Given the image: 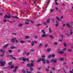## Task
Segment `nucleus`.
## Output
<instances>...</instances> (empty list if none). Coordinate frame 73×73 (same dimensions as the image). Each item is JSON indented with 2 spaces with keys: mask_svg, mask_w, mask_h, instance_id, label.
Masks as SVG:
<instances>
[{
  "mask_svg": "<svg viewBox=\"0 0 73 73\" xmlns=\"http://www.w3.org/2000/svg\"><path fill=\"white\" fill-rule=\"evenodd\" d=\"M70 73H73V71H70Z\"/></svg>",
  "mask_w": 73,
  "mask_h": 73,
  "instance_id": "obj_64",
  "label": "nucleus"
},
{
  "mask_svg": "<svg viewBox=\"0 0 73 73\" xmlns=\"http://www.w3.org/2000/svg\"><path fill=\"white\" fill-rule=\"evenodd\" d=\"M9 45V44H7L6 45H5L4 46V48H7V46Z\"/></svg>",
  "mask_w": 73,
  "mask_h": 73,
  "instance_id": "obj_11",
  "label": "nucleus"
},
{
  "mask_svg": "<svg viewBox=\"0 0 73 73\" xmlns=\"http://www.w3.org/2000/svg\"><path fill=\"white\" fill-rule=\"evenodd\" d=\"M27 56H29V54H30V53L29 52L27 54Z\"/></svg>",
  "mask_w": 73,
  "mask_h": 73,
  "instance_id": "obj_54",
  "label": "nucleus"
},
{
  "mask_svg": "<svg viewBox=\"0 0 73 73\" xmlns=\"http://www.w3.org/2000/svg\"><path fill=\"white\" fill-rule=\"evenodd\" d=\"M0 64L1 66H3L5 65V64H6V62H5V61L2 62V61H0Z\"/></svg>",
  "mask_w": 73,
  "mask_h": 73,
  "instance_id": "obj_1",
  "label": "nucleus"
},
{
  "mask_svg": "<svg viewBox=\"0 0 73 73\" xmlns=\"http://www.w3.org/2000/svg\"><path fill=\"white\" fill-rule=\"evenodd\" d=\"M52 57H55V55L54 54H52L51 55Z\"/></svg>",
  "mask_w": 73,
  "mask_h": 73,
  "instance_id": "obj_40",
  "label": "nucleus"
},
{
  "mask_svg": "<svg viewBox=\"0 0 73 73\" xmlns=\"http://www.w3.org/2000/svg\"><path fill=\"white\" fill-rule=\"evenodd\" d=\"M20 42L21 44H24V43H25V41L23 40H20Z\"/></svg>",
  "mask_w": 73,
  "mask_h": 73,
  "instance_id": "obj_12",
  "label": "nucleus"
},
{
  "mask_svg": "<svg viewBox=\"0 0 73 73\" xmlns=\"http://www.w3.org/2000/svg\"><path fill=\"white\" fill-rule=\"evenodd\" d=\"M34 45V42L32 41L31 42V46H33Z\"/></svg>",
  "mask_w": 73,
  "mask_h": 73,
  "instance_id": "obj_27",
  "label": "nucleus"
},
{
  "mask_svg": "<svg viewBox=\"0 0 73 73\" xmlns=\"http://www.w3.org/2000/svg\"><path fill=\"white\" fill-rule=\"evenodd\" d=\"M18 68H19V67L17 66H16L15 67V69H18Z\"/></svg>",
  "mask_w": 73,
  "mask_h": 73,
  "instance_id": "obj_39",
  "label": "nucleus"
},
{
  "mask_svg": "<svg viewBox=\"0 0 73 73\" xmlns=\"http://www.w3.org/2000/svg\"><path fill=\"white\" fill-rule=\"evenodd\" d=\"M26 66L27 67L29 68V67H31V64L29 63H28L26 64Z\"/></svg>",
  "mask_w": 73,
  "mask_h": 73,
  "instance_id": "obj_8",
  "label": "nucleus"
},
{
  "mask_svg": "<svg viewBox=\"0 0 73 73\" xmlns=\"http://www.w3.org/2000/svg\"><path fill=\"white\" fill-rule=\"evenodd\" d=\"M49 37L50 38H52V39H54V37H53V36H50Z\"/></svg>",
  "mask_w": 73,
  "mask_h": 73,
  "instance_id": "obj_35",
  "label": "nucleus"
},
{
  "mask_svg": "<svg viewBox=\"0 0 73 73\" xmlns=\"http://www.w3.org/2000/svg\"><path fill=\"white\" fill-rule=\"evenodd\" d=\"M54 60V59H52L51 60H50V62L51 63H52V62H53Z\"/></svg>",
  "mask_w": 73,
  "mask_h": 73,
  "instance_id": "obj_22",
  "label": "nucleus"
},
{
  "mask_svg": "<svg viewBox=\"0 0 73 73\" xmlns=\"http://www.w3.org/2000/svg\"><path fill=\"white\" fill-rule=\"evenodd\" d=\"M30 70L31 71H33V68H31L30 69Z\"/></svg>",
  "mask_w": 73,
  "mask_h": 73,
  "instance_id": "obj_38",
  "label": "nucleus"
},
{
  "mask_svg": "<svg viewBox=\"0 0 73 73\" xmlns=\"http://www.w3.org/2000/svg\"><path fill=\"white\" fill-rule=\"evenodd\" d=\"M41 61V58H40V59H38V60L37 62H40V61Z\"/></svg>",
  "mask_w": 73,
  "mask_h": 73,
  "instance_id": "obj_19",
  "label": "nucleus"
},
{
  "mask_svg": "<svg viewBox=\"0 0 73 73\" xmlns=\"http://www.w3.org/2000/svg\"><path fill=\"white\" fill-rule=\"evenodd\" d=\"M42 58H44L45 57V55H42Z\"/></svg>",
  "mask_w": 73,
  "mask_h": 73,
  "instance_id": "obj_62",
  "label": "nucleus"
},
{
  "mask_svg": "<svg viewBox=\"0 0 73 73\" xmlns=\"http://www.w3.org/2000/svg\"><path fill=\"white\" fill-rule=\"evenodd\" d=\"M4 56V55L3 54H1L0 55V57H2Z\"/></svg>",
  "mask_w": 73,
  "mask_h": 73,
  "instance_id": "obj_60",
  "label": "nucleus"
},
{
  "mask_svg": "<svg viewBox=\"0 0 73 73\" xmlns=\"http://www.w3.org/2000/svg\"><path fill=\"white\" fill-rule=\"evenodd\" d=\"M12 34L15 35V36H17V34H16V33H12Z\"/></svg>",
  "mask_w": 73,
  "mask_h": 73,
  "instance_id": "obj_61",
  "label": "nucleus"
},
{
  "mask_svg": "<svg viewBox=\"0 0 73 73\" xmlns=\"http://www.w3.org/2000/svg\"><path fill=\"white\" fill-rule=\"evenodd\" d=\"M66 50V49L65 48H64L62 49V50H63V51Z\"/></svg>",
  "mask_w": 73,
  "mask_h": 73,
  "instance_id": "obj_53",
  "label": "nucleus"
},
{
  "mask_svg": "<svg viewBox=\"0 0 73 73\" xmlns=\"http://www.w3.org/2000/svg\"><path fill=\"white\" fill-rule=\"evenodd\" d=\"M34 42L35 43V44H37V42L36 41H34Z\"/></svg>",
  "mask_w": 73,
  "mask_h": 73,
  "instance_id": "obj_57",
  "label": "nucleus"
},
{
  "mask_svg": "<svg viewBox=\"0 0 73 73\" xmlns=\"http://www.w3.org/2000/svg\"><path fill=\"white\" fill-rule=\"evenodd\" d=\"M66 25L67 26V27H68V28H72V26H71L68 23H66Z\"/></svg>",
  "mask_w": 73,
  "mask_h": 73,
  "instance_id": "obj_5",
  "label": "nucleus"
},
{
  "mask_svg": "<svg viewBox=\"0 0 73 73\" xmlns=\"http://www.w3.org/2000/svg\"><path fill=\"white\" fill-rule=\"evenodd\" d=\"M54 11V9H51L50 10V12L52 13V12H53V11Z\"/></svg>",
  "mask_w": 73,
  "mask_h": 73,
  "instance_id": "obj_48",
  "label": "nucleus"
},
{
  "mask_svg": "<svg viewBox=\"0 0 73 73\" xmlns=\"http://www.w3.org/2000/svg\"><path fill=\"white\" fill-rule=\"evenodd\" d=\"M49 32L50 33H52V30H51V29H50V28H49Z\"/></svg>",
  "mask_w": 73,
  "mask_h": 73,
  "instance_id": "obj_23",
  "label": "nucleus"
},
{
  "mask_svg": "<svg viewBox=\"0 0 73 73\" xmlns=\"http://www.w3.org/2000/svg\"><path fill=\"white\" fill-rule=\"evenodd\" d=\"M16 40V38H13L12 39V40H11V42H13V43H15V40Z\"/></svg>",
  "mask_w": 73,
  "mask_h": 73,
  "instance_id": "obj_3",
  "label": "nucleus"
},
{
  "mask_svg": "<svg viewBox=\"0 0 73 73\" xmlns=\"http://www.w3.org/2000/svg\"><path fill=\"white\" fill-rule=\"evenodd\" d=\"M26 53H27V52L26 51H25L24 52H23V53H22V54L23 55H25V54H26Z\"/></svg>",
  "mask_w": 73,
  "mask_h": 73,
  "instance_id": "obj_15",
  "label": "nucleus"
},
{
  "mask_svg": "<svg viewBox=\"0 0 73 73\" xmlns=\"http://www.w3.org/2000/svg\"><path fill=\"white\" fill-rule=\"evenodd\" d=\"M54 63H57V60H54Z\"/></svg>",
  "mask_w": 73,
  "mask_h": 73,
  "instance_id": "obj_37",
  "label": "nucleus"
},
{
  "mask_svg": "<svg viewBox=\"0 0 73 73\" xmlns=\"http://www.w3.org/2000/svg\"><path fill=\"white\" fill-rule=\"evenodd\" d=\"M63 44L64 45V46L65 47H66V46H67V45L66 44V43H65V42H63Z\"/></svg>",
  "mask_w": 73,
  "mask_h": 73,
  "instance_id": "obj_14",
  "label": "nucleus"
},
{
  "mask_svg": "<svg viewBox=\"0 0 73 73\" xmlns=\"http://www.w3.org/2000/svg\"><path fill=\"white\" fill-rule=\"evenodd\" d=\"M12 58H13V60H16V58L15 57H12Z\"/></svg>",
  "mask_w": 73,
  "mask_h": 73,
  "instance_id": "obj_45",
  "label": "nucleus"
},
{
  "mask_svg": "<svg viewBox=\"0 0 73 73\" xmlns=\"http://www.w3.org/2000/svg\"><path fill=\"white\" fill-rule=\"evenodd\" d=\"M68 52H72V50H71L70 49H68Z\"/></svg>",
  "mask_w": 73,
  "mask_h": 73,
  "instance_id": "obj_51",
  "label": "nucleus"
},
{
  "mask_svg": "<svg viewBox=\"0 0 73 73\" xmlns=\"http://www.w3.org/2000/svg\"><path fill=\"white\" fill-rule=\"evenodd\" d=\"M4 19H6V18H7V15H6L5 17H4Z\"/></svg>",
  "mask_w": 73,
  "mask_h": 73,
  "instance_id": "obj_47",
  "label": "nucleus"
},
{
  "mask_svg": "<svg viewBox=\"0 0 73 73\" xmlns=\"http://www.w3.org/2000/svg\"><path fill=\"white\" fill-rule=\"evenodd\" d=\"M51 54H49L48 56V58H50V57H51Z\"/></svg>",
  "mask_w": 73,
  "mask_h": 73,
  "instance_id": "obj_32",
  "label": "nucleus"
},
{
  "mask_svg": "<svg viewBox=\"0 0 73 73\" xmlns=\"http://www.w3.org/2000/svg\"><path fill=\"white\" fill-rule=\"evenodd\" d=\"M45 70H46L47 71V72H49V69L48 68H45Z\"/></svg>",
  "mask_w": 73,
  "mask_h": 73,
  "instance_id": "obj_28",
  "label": "nucleus"
},
{
  "mask_svg": "<svg viewBox=\"0 0 73 73\" xmlns=\"http://www.w3.org/2000/svg\"><path fill=\"white\" fill-rule=\"evenodd\" d=\"M9 56H10V57H12V58L13 56H12V55H9Z\"/></svg>",
  "mask_w": 73,
  "mask_h": 73,
  "instance_id": "obj_63",
  "label": "nucleus"
},
{
  "mask_svg": "<svg viewBox=\"0 0 73 73\" xmlns=\"http://www.w3.org/2000/svg\"><path fill=\"white\" fill-rule=\"evenodd\" d=\"M29 58H26V60L27 61H29Z\"/></svg>",
  "mask_w": 73,
  "mask_h": 73,
  "instance_id": "obj_52",
  "label": "nucleus"
},
{
  "mask_svg": "<svg viewBox=\"0 0 73 73\" xmlns=\"http://www.w3.org/2000/svg\"><path fill=\"white\" fill-rule=\"evenodd\" d=\"M60 60L61 61H62L64 60V58H61Z\"/></svg>",
  "mask_w": 73,
  "mask_h": 73,
  "instance_id": "obj_56",
  "label": "nucleus"
},
{
  "mask_svg": "<svg viewBox=\"0 0 73 73\" xmlns=\"http://www.w3.org/2000/svg\"><path fill=\"white\" fill-rule=\"evenodd\" d=\"M64 57H66V53H64Z\"/></svg>",
  "mask_w": 73,
  "mask_h": 73,
  "instance_id": "obj_46",
  "label": "nucleus"
},
{
  "mask_svg": "<svg viewBox=\"0 0 73 73\" xmlns=\"http://www.w3.org/2000/svg\"><path fill=\"white\" fill-rule=\"evenodd\" d=\"M9 65H12V63L11 62H10L9 63Z\"/></svg>",
  "mask_w": 73,
  "mask_h": 73,
  "instance_id": "obj_31",
  "label": "nucleus"
},
{
  "mask_svg": "<svg viewBox=\"0 0 73 73\" xmlns=\"http://www.w3.org/2000/svg\"><path fill=\"white\" fill-rule=\"evenodd\" d=\"M49 20H50V18H48L47 20V23L48 24H49V23H50V21H49Z\"/></svg>",
  "mask_w": 73,
  "mask_h": 73,
  "instance_id": "obj_9",
  "label": "nucleus"
},
{
  "mask_svg": "<svg viewBox=\"0 0 73 73\" xmlns=\"http://www.w3.org/2000/svg\"><path fill=\"white\" fill-rule=\"evenodd\" d=\"M3 21L5 23H6V22H7V19H4L3 20Z\"/></svg>",
  "mask_w": 73,
  "mask_h": 73,
  "instance_id": "obj_34",
  "label": "nucleus"
},
{
  "mask_svg": "<svg viewBox=\"0 0 73 73\" xmlns=\"http://www.w3.org/2000/svg\"><path fill=\"white\" fill-rule=\"evenodd\" d=\"M58 52L59 53H60V54H63V53H64V52L62 51H60L59 52Z\"/></svg>",
  "mask_w": 73,
  "mask_h": 73,
  "instance_id": "obj_10",
  "label": "nucleus"
},
{
  "mask_svg": "<svg viewBox=\"0 0 73 73\" xmlns=\"http://www.w3.org/2000/svg\"><path fill=\"white\" fill-rule=\"evenodd\" d=\"M41 60L42 61H43V64H46V62H45V59L43 58H41Z\"/></svg>",
  "mask_w": 73,
  "mask_h": 73,
  "instance_id": "obj_2",
  "label": "nucleus"
},
{
  "mask_svg": "<svg viewBox=\"0 0 73 73\" xmlns=\"http://www.w3.org/2000/svg\"><path fill=\"white\" fill-rule=\"evenodd\" d=\"M51 49L50 48H48L47 50V52H50Z\"/></svg>",
  "mask_w": 73,
  "mask_h": 73,
  "instance_id": "obj_30",
  "label": "nucleus"
},
{
  "mask_svg": "<svg viewBox=\"0 0 73 73\" xmlns=\"http://www.w3.org/2000/svg\"><path fill=\"white\" fill-rule=\"evenodd\" d=\"M34 66V63H31V64L30 65V67H31V68Z\"/></svg>",
  "mask_w": 73,
  "mask_h": 73,
  "instance_id": "obj_7",
  "label": "nucleus"
},
{
  "mask_svg": "<svg viewBox=\"0 0 73 73\" xmlns=\"http://www.w3.org/2000/svg\"><path fill=\"white\" fill-rule=\"evenodd\" d=\"M42 37H47L48 36L46 35H45V34H43L42 35Z\"/></svg>",
  "mask_w": 73,
  "mask_h": 73,
  "instance_id": "obj_4",
  "label": "nucleus"
},
{
  "mask_svg": "<svg viewBox=\"0 0 73 73\" xmlns=\"http://www.w3.org/2000/svg\"><path fill=\"white\" fill-rule=\"evenodd\" d=\"M16 48V46H13L10 48L11 49H15V48Z\"/></svg>",
  "mask_w": 73,
  "mask_h": 73,
  "instance_id": "obj_20",
  "label": "nucleus"
},
{
  "mask_svg": "<svg viewBox=\"0 0 73 73\" xmlns=\"http://www.w3.org/2000/svg\"><path fill=\"white\" fill-rule=\"evenodd\" d=\"M14 67L15 66H14L13 65L11 66L10 68H11V69H13V68H14Z\"/></svg>",
  "mask_w": 73,
  "mask_h": 73,
  "instance_id": "obj_21",
  "label": "nucleus"
},
{
  "mask_svg": "<svg viewBox=\"0 0 73 73\" xmlns=\"http://www.w3.org/2000/svg\"><path fill=\"white\" fill-rule=\"evenodd\" d=\"M46 61L47 64H49V60H46Z\"/></svg>",
  "mask_w": 73,
  "mask_h": 73,
  "instance_id": "obj_41",
  "label": "nucleus"
},
{
  "mask_svg": "<svg viewBox=\"0 0 73 73\" xmlns=\"http://www.w3.org/2000/svg\"><path fill=\"white\" fill-rule=\"evenodd\" d=\"M13 72H17V70H16V69L14 70Z\"/></svg>",
  "mask_w": 73,
  "mask_h": 73,
  "instance_id": "obj_44",
  "label": "nucleus"
},
{
  "mask_svg": "<svg viewBox=\"0 0 73 73\" xmlns=\"http://www.w3.org/2000/svg\"><path fill=\"white\" fill-rule=\"evenodd\" d=\"M60 36H61V38L62 39H64V36L62 34H60Z\"/></svg>",
  "mask_w": 73,
  "mask_h": 73,
  "instance_id": "obj_24",
  "label": "nucleus"
},
{
  "mask_svg": "<svg viewBox=\"0 0 73 73\" xmlns=\"http://www.w3.org/2000/svg\"><path fill=\"white\" fill-rule=\"evenodd\" d=\"M43 24L44 25H46V23L44 22Z\"/></svg>",
  "mask_w": 73,
  "mask_h": 73,
  "instance_id": "obj_50",
  "label": "nucleus"
},
{
  "mask_svg": "<svg viewBox=\"0 0 73 73\" xmlns=\"http://www.w3.org/2000/svg\"><path fill=\"white\" fill-rule=\"evenodd\" d=\"M25 37L26 38H29V36H26Z\"/></svg>",
  "mask_w": 73,
  "mask_h": 73,
  "instance_id": "obj_42",
  "label": "nucleus"
},
{
  "mask_svg": "<svg viewBox=\"0 0 73 73\" xmlns=\"http://www.w3.org/2000/svg\"><path fill=\"white\" fill-rule=\"evenodd\" d=\"M42 45V43H40L39 45V47H40Z\"/></svg>",
  "mask_w": 73,
  "mask_h": 73,
  "instance_id": "obj_26",
  "label": "nucleus"
},
{
  "mask_svg": "<svg viewBox=\"0 0 73 73\" xmlns=\"http://www.w3.org/2000/svg\"><path fill=\"white\" fill-rule=\"evenodd\" d=\"M36 26H37L38 27V26H40V25H41V24H37L36 25Z\"/></svg>",
  "mask_w": 73,
  "mask_h": 73,
  "instance_id": "obj_43",
  "label": "nucleus"
},
{
  "mask_svg": "<svg viewBox=\"0 0 73 73\" xmlns=\"http://www.w3.org/2000/svg\"><path fill=\"white\" fill-rule=\"evenodd\" d=\"M56 19L57 20H58V21H61V20H60L59 18H58V17L57 16L56 17Z\"/></svg>",
  "mask_w": 73,
  "mask_h": 73,
  "instance_id": "obj_16",
  "label": "nucleus"
},
{
  "mask_svg": "<svg viewBox=\"0 0 73 73\" xmlns=\"http://www.w3.org/2000/svg\"><path fill=\"white\" fill-rule=\"evenodd\" d=\"M11 16H7V18L8 19H10V18H11Z\"/></svg>",
  "mask_w": 73,
  "mask_h": 73,
  "instance_id": "obj_49",
  "label": "nucleus"
},
{
  "mask_svg": "<svg viewBox=\"0 0 73 73\" xmlns=\"http://www.w3.org/2000/svg\"><path fill=\"white\" fill-rule=\"evenodd\" d=\"M41 31L42 32H43V33L44 34H46V33H45V32L43 30H42Z\"/></svg>",
  "mask_w": 73,
  "mask_h": 73,
  "instance_id": "obj_17",
  "label": "nucleus"
},
{
  "mask_svg": "<svg viewBox=\"0 0 73 73\" xmlns=\"http://www.w3.org/2000/svg\"><path fill=\"white\" fill-rule=\"evenodd\" d=\"M56 23L55 24V26H56V27H58V25L59 23L57 21H56Z\"/></svg>",
  "mask_w": 73,
  "mask_h": 73,
  "instance_id": "obj_6",
  "label": "nucleus"
},
{
  "mask_svg": "<svg viewBox=\"0 0 73 73\" xmlns=\"http://www.w3.org/2000/svg\"><path fill=\"white\" fill-rule=\"evenodd\" d=\"M57 44H58V43L57 42H55L54 43V45H57Z\"/></svg>",
  "mask_w": 73,
  "mask_h": 73,
  "instance_id": "obj_36",
  "label": "nucleus"
},
{
  "mask_svg": "<svg viewBox=\"0 0 73 73\" xmlns=\"http://www.w3.org/2000/svg\"><path fill=\"white\" fill-rule=\"evenodd\" d=\"M23 61H24V62H25L26 61V58H23Z\"/></svg>",
  "mask_w": 73,
  "mask_h": 73,
  "instance_id": "obj_13",
  "label": "nucleus"
},
{
  "mask_svg": "<svg viewBox=\"0 0 73 73\" xmlns=\"http://www.w3.org/2000/svg\"><path fill=\"white\" fill-rule=\"evenodd\" d=\"M8 52H9V53H11L12 52V51L11 50H8Z\"/></svg>",
  "mask_w": 73,
  "mask_h": 73,
  "instance_id": "obj_33",
  "label": "nucleus"
},
{
  "mask_svg": "<svg viewBox=\"0 0 73 73\" xmlns=\"http://www.w3.org/2000/svg\"><path fill=\"white\" fill-rule=\"evenodd\" d=\"M23 25V23H21L20 24H19V26L20 27H21V26H22V25Z\"/></svg>",
  "mask_w": 73,
  "mask_h": 73,
  "instance_id": "obj_29",
  "label": "nucleus"
},
{
  "mask_svg": "<svg viewBox=\"0 0 73 73\" xmlns=\"http://www.w3.org/2000/svg\"><path fill=\"white\" fill-rule=\"evenodd\" d=\"M32 73L31 72V71H27V73Z\"/></svg>",
  "mask_w": 73,
  "mask_h": 73,
  "instance_id": "obj_58",
  "label": "nucleus"
},
{
  "mask_svg": "<svg viewBox=\"0 0 73 73\" xmlns=\"http://www.w3.org/2000/svg\"><path fill=\"white\" fill-rule=\"evenodd\" d=\"M10 69H11V67H10V66L7 68V69H8V70H10Z\"/></svg>",
  "mask_w": 73,
  "mask_h": 73,
  "instance_id": "obj_55",
  "label": "nucleus"
},
{
  "mask_svg": "<svg viewBox=\"0 0 73 73\" xmlns=\"http://www.w3.org/2000/svg\"><path fill=\"white\" fill-rule=\"evenodd\" d=\"M30 61L31 62H32V63H33V62H34V61L33 60H31Z\"/></svg>",
  "mask_w": 73,
  "mask_h": 73,
  "instance_id": "obj_59",
  "label": "nucleus"
},
{
  "mask_svg": "<svg viewBox=\"0 0 73 73\" xmlns=\"http://www.w3.org/2000/svg\"><path fill=\"white\" fill-rule=\"evenodd\" d=\"M50 1H48V2H47L46 5H49V3H50Z\"/></svg>",
  "mask_w": 73,
  "mask_h": 73,
  "instance_id": "obj_18",
  "label": "nucleus"
},
{
  "mask_svg": "<svg viewBox=\"0 0 73 73\" xmlns=\"http://www.w3.org/2000/svg\"><path fill=\"white\" fill-rule=\"evenodd\" d=\"M22 71L23 73H25V71L24 69H23Z\"/></svg>",
  "mask_w": 73,
  "mask_h": 73,
  "instance_id": "obj_25",
  "label": "nucleus"
}]
</instances>
